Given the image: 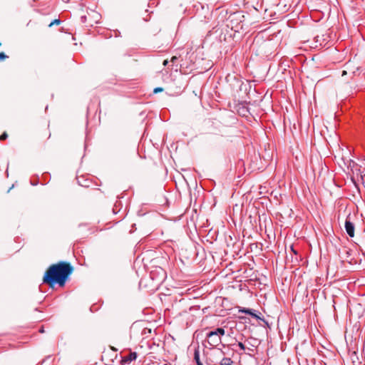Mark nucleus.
Returning a JSON list of instances; mask_svg holds the SVG:
<instances>
[{"label":"nucleus","mask_w":365,"mask_h":365,"mask_svg":"<svg viewBox=\"0 0 365 365\" xmlns=\"http://www.w3.org/2000/svg\"><path fill=\"white\" fill-rule=\"evenodd\" d=\"M73 269L68 262H60L51 265L46 272L43 281L50 287L58 284L60 287L65 285Z\"/></svg>","instance_id":"obj_1"},{"label":"nucleus","mask_w":365,"mask_h":365,"mask_svg":"<svg viewBox=\"0 0 365 365\" xmlns=\"http://www.w3.org/2000/svg\"><path fill=\"white\" fill-rule=\"evenodd\" d=\"M225 331L222 327L216 328L213 331H210L206 334V339L210 346H217L222 342L221 336H224Z\"/></svg>","instance_id":"obj_2"},{"label":"nucleus","mask_w":365,"mask_h":365,"mask_svg":"<svg viewBox=\"0 0 365 365\" xmlns=\"http://www.w3.org/2000/svg\"><path fill=\"white\" fill-rule=\"evenodd\" d=\"M344 227L347 235L353 237L354 236V225L350 221L349 217L346 219Z\"/></svg>","instance_id":"obj_3"},{"label":"nucleus","mask_w":365,"mask_h":365,"mask_svg":"<svg viewBox=\"0 0 365 365\" xmlns=\"http://www.w3.org/2000/svg\"><path fill=\"white\" fill-rule=\"evenodd\" d=\"M137 357H138V354L136 352H135V351L130 352L128 355L124 356L122 358L121 364H123V365L128 364L130 362H132L133 361H135L137 359Z\"/></svg>","instance_id":"obj_4"},{"label":"nucleus","mask_w":365,"mask_h":365,"mask_svg":"<svg viewBox=\"0 0 365 365\" xmlns=\"http://www.w3.org/2000/svg\"><path fill=\"white\" fill-rule=\"evenodd\" d=\"M90 14H91V16L88 19V22L86 26H93V24H97L101 19V15L97 12L91 11V13Z\"/></svg>","instance_id":"obj_5"},{"label":"nucleus","mask_w":365,"mask_h":365,"mask_svg":"<svg viewBox=\"0 0 365 365\" xmlns=\"http://www.w3.org/2000/svg\"><path fill=\"white\" fill-rule=\"evenodd\" d=\"M194 360L196 362L197 365H198L200 363H202V361H200V351H199V348L198 347L195 349V351H194Z\"/></svg>","instance_id":"obj_6"},{"label":"nucleus","mask_w":365,"mask_h":365,"mask_svg":"<svg viewBox=\"0 0 365 365\" xmlns=\"http://www.w3.org/2000/svg\"><path fill=\"white\" fill-rule=\"evenodd\" d=\"M232 363L233 362H232V361L231 360L230 358L224 357L221 360L220 365H232Z\"/></svg>","instance_id":"obj_7"},{"label":"nucleus","mask_w":365,"mask_h":365,"mask_svg":"<svg viewBox=\"0 0 365 365\" xmlns=\"http://www.w3.org/2000/svg\"><path fill=\"white\" fill-rule=\"evenodd\" d=\"M91 16V14L90 13H88V15H83V16H81V23L83 24H85L86 26L88 24V18H90Z\"/></svg>","instance_id":"obj_8"},{"label":"nucleus","mask_w":365,"mask_h":365,"mask_svg":"<svg viewBox=\"0 0 365 365\" xmlns=\"http://www.w3.org/2000/svg\"><path fill=\"white\" fill-rule=\"evenodd\" d=\"M77 180H78V184L80 185H81L83 187H88L89 186V184H88V182L87 180H84L83 182L81 181V178H78Z\"/></svg>","instance_id":"obj_9"},{"label":"nucleus","mask_w":365,"mask_h":365,"mask_svg":"<svg viewBox=\"0 0 365 365\" xmlns=\"http://www.w3.org/2000/svg\"><path fill=\"white\" fill-rule=\"evenodd\" d=\"M239 312L247 314H252V309H251L242 308Z\"/></svg>","instance_id":"obj_10"},{"label":"nucleus","mask_w":365,"mask_h":365,"mask_svg":"<svg viewBox=\"0 0 365 365\" xmlns=\"http://www.w3.org/2000/svg\"><path fill=\"white\" fill-rule=\"evenodd\" d=\"M60 23H61L60 19H54L53 21H51V22L49 24L48 26H49V27H51L52 26H53V25H55V24H56V25H58V24H59Z\"/></svg>","instance_id":"obj_11"},{"label":"nucleus","mask_w":365,"mask_h":365,"mask_svg":"<svg viewBox=\"0 0 365 365\" xmlns=\"http://www.w3.org/2000/svg\"><path fill=\"white\" fill-rule=\"evenodd\" d=\"M237 346H239V348L241 349V350H243L245 351L246 349V347L245 346V344L242 343V342H238L237 343Z\"/></svg>","instance_id":"obj_12"},{"label":"nucleus","mask_w":365,"mask_h":365,"mask_svg":"<svg viewBox=\"0 0 365 365\" xmlns=\"http://www.w3.org/2000/svg\"><path fill=\"white\" fill-rule=\"evenodd\" d=\"M6 58H8V56L3 52L0 53V60L1 61H3L4 59H6Z\"/></svg>","instance_id":"obj_13"},{"label":"nucleus","mask_w":365,"mask_h":365,"mask_svg":"<svg viewBox=\"0 0 365 365\" xmlns=\"http://www.w3.org/2000/svg\"><path fill=\"white\" fill-rule=\"evenodd\" d=\"M163 91V88H161V87H157V88H155L154 89L153 93H157L161 92V91Z\"/></svg>","instance_id":"obj_14"},{"label":"nucleus","mask_w":365,"mask_h":365,"mask_svg":"<svg viewBox=\"0 0 365 365\" xmlns=\"http://www.w3.org/2000/svg\"><path fill=\"white\" fill-rule=\"evenodd\" d=\"M8 137V135L6 133H4L1 136H0V140H4L5 139H6Z\"/></svg>","instance_id":"obj_15"},{"label":"nucleus","mask_w":365,"mask_h":365,"mask_svg":"<svg viewBox=\"0 0 365 365\" xmlns=\"http://www.w3.org/2000/svg\"><path fill=\"white\" fill-rule=\"evenodd\" d=\"M250 315H251L252 317H253L256 318V319H261V318H260L257 314H256L255 313V311H254L253 309H252V314H250Z\"/></svg>","instance_id":"obj_16"},{"label":"nucleus","mask_w":365,"mask_h":365,"mask_svg":"<svg viewBox=\"0 0 365 365\" xmlns=\"http://www.w3.org/2000/svg\"><path fill=\"white\" fill-rule=\"evenodd\" d=\"M206 364L207 365H214V364H212V361L208 359L206 360Z\"/></svg>","instance_id":"obj_17"},{"label":"nucleus","mask_w":365,"mask_h":365,"mask_svg":"<svg viewBox=\"0 0 365 365\" xmlns=\"http://www.w3.org/2000/svg\"><path fill=\"white\" fill-rule=\"evenodd\" d=\"M201 21H204L205 23H207L209 21V17H207L206 16H204V20H200Z\"/></svg>","instance_id":"obj_18"},{"label":"nucleus","mask_w":365,"mask_h":365,"mask_svg":"<svg viewBox=\"0 0 365 365\" xmlns=\"http://www.w3.org/2000/svg\"><path fill=\"white\" fill-rule=\"evenodd\" d=\"M178 60V57L173 56L171 58V62L175 63Z\"/></svg>","instance_id":"obj_19"},{"label":"nucleus","mask_w":365,"mask_h":365,"mask_svg":"<svg viewBox=\"0 0 365 365\" xmlns=\"http://www.w3.org/2000/svg\"><path fill=\"white\" fill-rule=\"evenodd\" d=\"M291 250H292V251L295 255H297V251H295V250H294V249L293 246H292V247H291Z\"/></svg>","instance_id":"obj_20"},{"label":"nucleus","mask_w":365,"mask_h":365,"mask_svg":"<svg viewBox=\"0 0 365 365\" xmlns=\"http://www.w3.org/2000/svg\"><path fill=\"white\" fill-rule=\"evenodd\" d=\"M168 63V60H164L163 65L166 66Z\"/></svg>","instance_id":"obj_21"},{"label":"nucleus","mask_w":365,"mask_h":365,"mask_svg":"<svg viewBox=\"0 0 365 365\" xmlns=\"http://www.w3.org/2000/svg\"><path fill=\"white\" fill-rule=\"evenodd\" d=\"M36 0H32V2H29V4L31 6H34V2H35Z\"/></svg>","instance_id":"obj_22"},{"label":"nucleus","mask_w":365,"mask_h":365,"mask_svg":"<svg viewBox=\"0 0 365 365\" xmlns=\"http://www.w3.org/2000/svg\"><path fill=\"white\" fill-rule=\"evenodd\" d=\"M39 331H40V332H41V333L44 332L43 328V327H41V328L39 329Z\"/></svg>","instance_id":"obj_23"},{"label":"nucleus","mask_w":365,"mask_h":365,"mask_svg":"<svg viewBox=\"0 0 365 365\" xmlns=\"http://www.w3.org/2000/svg\"><path fill=\"white\" fill-rule=\"evenodd\" d=\"M346 71H342V74H341V75H342V76H344V75H346Z\"/></svg>","instance_id":"obj_24"}]
</instances>
